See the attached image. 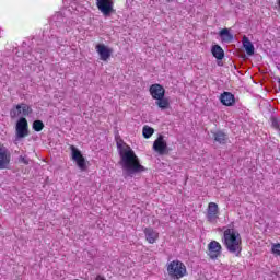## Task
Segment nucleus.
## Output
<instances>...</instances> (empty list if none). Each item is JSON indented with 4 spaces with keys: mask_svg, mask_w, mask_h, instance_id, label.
Here are the masks:
<instances>
[{
    "mask_svg": "<svg viewBox=\"0 0 280 280\" xmlns=\"http://www.w3.org/2000/svg\"><path fill=\"white\" fill-rule=\"evenodd\" d=\"M120 156V165L128 176H135V174H141L148 172V168L141 164L137 153L128 144H117Z\"/></svg>",
    "mask_w": 280,
    "mask_h": 280,
    "instance_id": "obj_1",
    "label": "nucleus"
},
{
    "mask_svg": "<svg viewBox=\"0 0 280 280\" xmlns=\"http://www.w3.org/2000/svg\"><path fill=\"white\" fill-rule=\"evenodd\" d=\"M222 244L228 253H232L235 257L242 255V235L235 230L234 225L223 226Z\"/></svg>",
    "mask_w": 280,
    "mask_h": 280,
    "instance_id": "obj_2",
    "label": "nucleus"
},
{
    "mask_svg": "<svg viewBox=\"0 0 280 280\" xmlns=\"http://www.w3.org/2000/svg\"><path fill=\"white\" fill-rule=\"evenodd\" d=\"M149 93L152 100H155V105L161 110L170 108V98L165 97V88L159 83H154L149 88Z\"/></svg>",
    "mask_w": 280,
    "mask_h": 280,
    "instance_id": "obj_3",
    "label": "nucleus"
},
{
    "mask_svg": "<svg viewBox=\"0 0 280 280\" xmlns=\"http://www.w3.org/2000/svg\"><path fill=\"white\" fill-rule=\"evenodd\" d=\"M167 272L171 279H183L187 275V267L180 260H172L167 266Z\"/></svg>",
    "mask_w": 280,
    "mask_h": 280,
    "instance_id": "obj_4",
    "label": "nucleus"
},
{
    "mask_svg": "<svg viewBox=\"0 0 280 280\" xmlns=\"http://www.w3.org/2000/svg\"><path fill=\"white\" fill-rule=\"evenodd\" d=\"M96 1V8L105 16V19H108L110 14H115V0H95Z\"/></svg>",
    "mask_w": 280,
    "mask_h": 280,
    "instance_id": "obj_5",
    "label": "nucleus"
},
{
    "mask_svg": "<svg viewBox=\"0 0 280 280\" xmlns=\"http://www.w3.org/2000/svg\"><path fill=\"white\" fill-rule=\"evenodd\" d=\"M33 110L32 107L25 103H21L15 105L11 110H10V117L11 119H16V117H30L32 115Z\"/></svg>",
    "mask_w": 280,
    "mask_h": 280,
    "instance_id": "obj_6",
    "label": "nucleus"
},
{
    "mask_svg": "<svg viewBox=\"0 0 280 280\" xmlns=\"http://www.w3.org/2000/svg\"><path fill=\"white\" fill-rule=\"evenodd\" d=\"M16 139H25L30 137V125L25 117H21L15 125Z\"/></svg>",
    "mask_w": 280,
    "mask_h": 280,
    "instance_id": "obj_7",
    "label": "nucleus"
},
{
    "mask_svg": "<svg viewBox=\"0 0 280 280\" xmlns=\"http://www.w3.org/2000/svg\"><path fill=\"white\" fill-rule=\"evenodd\" d=\"M206 218L210 224H215L218 222L220 218V208L218 207V203L210 202L208 205Z\"/></svg>",
    "mask_w": 280,
    "mask_h": 280,
    "instance_id": "obj_8",
    "label": "nucleus"
},
{
    "mask_svg": "<svg viewBox=\"0 0 280 280\" xmlns=\"http://www.w3.org/2000/svg\"><path fill=\"white\" fill-rule=\"evenodd\" d=\"M207 255L210 259L215 261V259L222 256V244H220L218 241H211L208 244Z\"/></svg>",
    "mask_w": 280,
    "mask_h": 280,
    "instance_id": "obj_9",
    "label": "nucleus"
},
{
    "mask_svg": "<svg viewBox=\"0 0 280 280\" xmlns=\"http://www.w3.org/2000/svg\"><path fill=\"white\" fill-rule=\"evenodd\" d=\"M10 161H12V153L0 142V170H8Z\"/></svg>",
    "mask_w": 280,
    "mask_h": 280,
    "instance_id": "obj_10",
    "label": "nucleus"
},
{
    "mask_svg": "<svg viewBox=\"0 0 280 280\" xmlns=\"http://www.w3.org/2000/svg\"><path fill=\"white\" fill-rule=\"evenodd\" d=\"M70 150L72 152V161H75L79 170L84 172L86 170V160L84 159V155H82V152L74 145H71Z\"/></svg>",
    "mask_w": 280,
    "mask_h": 280,
    "instance_id": "obj_11",
    "label": "nucleus"
},
{
    "mask_svg": "<svg viewBox=\"0 0 280 280\" xmlns=\"http://www.w3.org/2000/svg\"><path fill=\"white\" fill-rule=\"evenodd\" d=\"M95 49L100 56V60H102L103 62H108V60H110V56H113V48L104 44H97L95 46Z\"/></svg>",
    "mask_w": 280,
    "mask_h": 280,
    "instance_id": "obj_12",
    "label": "nucleus"
},
{
    "mask_svg": "<svg viewBox=\"0 0 280 280\" xmlns=\"http://www.w3.org/2000/svg\"><path fill=\"white\" fill-rule=\"evenodd\" d=\"M153 150L158 152L161 156L164 154H170V149L167 148V142L163 139V136H159L153 142Z\"/></svg>",
    "mask_w": 280,
    "mask_h": 280,
    "instance_id": "obj_13",
    "label": "nucleus"
},
{
    "mask_svg": "<svg viewBox=\"0 0 280 280\" xmlns=\"http://www.w3.org/2000/svg\"><path fill=\"white\" fill-rule=\"evenodd\" d=\"M143 233L145 235V241L149 244H156L159 240V232H156L154 228H144Z\"/></svg>",
    "mask_w": 280,
    "mask_h": 280,
    "instance_id": "obj_14",
    "label": "nucleus"
},
{
    "mask_svg": "<svg viewBox=\"0 0 280 280\" xmlns=\"http://www.w3.org/2000/svg\"><path fill=\"white\" fill-rule=\"evenodd\" d=\"M220 102L223 106H234L235 105V95L231 92H223L220 95Z\"/></svg>",
    "mask_w": 280,
    "mask_h": 280,
    "instance_id": "obj_15",
    "label": "nucleus"
},
{
    "mask_svg": "<svg viewBox=\"0 0 280 280\" xmlns=\"http://www.w3.org/2000/svg\"><path fill=\"white\" fill-rule=\"evenodd\" d=\"M242 43L247 56H255V46L246 35L243 36Z\"/></svg>",
    "mask_w": 280,
    "mask_h": 280,
    "instance_id": "obj_16",
    "label": "nucleus"
},
{
    "mask_svg": "<svg viewBox=\"0 0 280 280\" xmlns=\"http://www.w3.org/2000/svg\"><path fill=\"white\" fill-rule=\"evenodd\" d=\"M213 139L217 143H220V145H226V142L229 141V136L224 133V131L219 130L213 132Z\"/></svg>",
    "mask_w": 280,
    "mask_h": 280,
    "instance_id": "obj_17",
    "label": "nucleus"
},
{
    "mask_svg": "<svg viewBox=\"0 0 280 280\" xmlns=\"http://www.w3.org/2000/svg\"><path fill=\"white\" fill-rule=\"evenodd\" d=\"M212 56L217 58V60H223L224 59V49L220 47V45L212 46L211 49Z\"/></svg>",
    "mask_w": 280,
    "mask_h": 280,
    "instance_id": "obj_18",
    "label": "nucleus"
},
{
    "mask_svg": "<svg viewBox=\"0 0 280 280\" xmlns=\"http://www.w3.org/2000/svg\"><path fill=\"white\" fill-rule=\"evenodd\" d=\"M219 36L221 37L223 43H231L233 40V34H231V32H229V28H222L219 32Z\"/></svg>",
    "mask_w": 280,
    "mask_h": 280,
    "instance_id": "obj_19",
    "label": "nucleus"
},
{
    "mask_svg": "<svg viewBox=\"0 0 280 280\" xmlns=\"http://www.w3.org/2000/svg\"><path fill=\"white\" fill-rule=\"evenodd\" d=\"M142 135H143L144 139H150V137H152V135H154V128H152L150 126H144L142 129Z\"/></svg>",
    "mask_w": 280,
    "mask_h": 280,
    "instance_id": "obj_20",
    "label": "nucleus"
},
{
    "mask_svg": "<svg viewBox=\"0 0 280 280\" xmlns=\"http://www.w3.org/2000/svg\"><path fill=\"white\" fill-rule=\"evenodd\" d=\"M44 128H45V124L43 122V120L33 121V130H35V132H42Z\"/></svg>",
    "mask_w": 280,
    "mask_h": 280,
    "instance_id": "obj_21",
    "label": "nucleus"
},
{
    "mask_svg": "<svg viewBox=\"0 0 280 280\" xmlns=\"http://www.w3.org/2000/svg\"><path fill=\"white\" fill-rule=\"evenodd\" d=\"M271 253L275 257H280V243H275L271 245Z\"/></svg>",
    "mask_w": 280,
    "mask_h": 280,
    "instance_id": "obj_22",
    "label": "nucleus"
},
{
    "mask_svg": "<svg viewBox=\"0 0 280 280\" xmlns=\"http://www.w3.org/2000/svg\"><path fill=\"white\" fill-rule=\"evenodd\" d=\"M271 126H272V128H275V130H280V128H279V120H277L276 118H273L271 120Z\"/></svg>",
    "mask_w": 280,
    "mask_h": 280,
    "instance_id": "obj_23",
    "label": "nucleus"
},
{
    "mask_svg": "<svg viewBox=\"0 0 280 280\" xmlns=\"http://www.w3.org/2000/svg\"><path fill=\"white\" fill-rule=\"evenodd\" d=\"M21 163H24V165H30V162L24 156H20Z\"/></svg>",
    "mask_w": 280,
    "mask_h": 280,
    "instance_id": "obj_24",
    "label": "nucleus"
},
{
    "mask_svg": "<svg viewBox=\"0 0 280 280\" xmlns=\"http://www.w3.org/2000/svg\"><path fill=\"white\" fill-rule=\"evenodd\" d=\"M95 280H106L103 276H96Z\"/></svg>",
    "mask_w": 280,
    "mask_h": 280,
    "instance_id": "obj_25",
    "label": "nucleus"
},
{
    "mask_svg": "<svg viewBox=\"0 0 280 280\" xmlns=\"http://www.w3.org/2000/svg\"><path fill=\"white\" fill-rule=\"evenodd\" d=\"M170 1H172V0H167L168 3H170Z\"/></svg>",
    "mask_w": 280,
    "mask_h": 280,
    "instance_id": "obj_26",
    "label": "nucleus"
}]
</instances>
